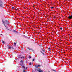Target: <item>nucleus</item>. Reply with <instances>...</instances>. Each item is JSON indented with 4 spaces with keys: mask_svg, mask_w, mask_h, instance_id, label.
Wrapping results in <instances>:
<instances>
[{
    "mask_svg": "<svg viewBox=\"0 0 72 72\" xmlns=\"http://www.w3.org/2000/svg\"><path fill=\"white\" fill-rule=\"evenodd\" d=\"M2 43L3 44H4L5 43V42H4V41L3 40H2Z\"/></svg>",
    "mask_w": 72,
    "mask_h": 72,
    "instance_id": "7",
    "label": "nucleus"
},
{
    "mask_svg": "<svg viewBox=\"0 0 72 72\" xmlns=\"http://www.w3.org/2000/svg\"><path fill=\"white\" fill-rule=\"evenodd\" d=\"M23 60H21L20 62V64L22 66V65H23Z\"/></svg>",
    "mask_w": 72,
    "mask_h": 72,
    "instance_id": "2",
    "label": "nucleus"
},
{
    "mask_svg": "<svg viewBox=\"0 0 72 72\" xmlns=\"http://www.w3.org/2000/svg\"><path fill=\"white\" fill-rule=\"evenodd\" d=\"M48 49H50V50H49V51H50V48H48Z\"/></svg>",
    "mask_w": 72,
    "mask_h": 72,
    "instance_id": "17",
    "label": "nucleus"
},
{
    "mask_svg": "<svg viewBox=\"0 0 72 72\" xmlns=\"http://www.w3.org/2000/svg\"><path fill=\"white\" fill-rule=\"evenodd\" d=\"M2 22H3V24H4V26H5V27H6V29H7V30H9V29H8L7 28H6V26H5V24H4V23H5V24H8V21H7L6 20H5L4 21H4H3V20H2Z\"/></svg>",
    "mask_w": 72,
    "mask_h": 72,
    "instance_id": "1",
    "label": "nucleus"
},
{
    "mask_svg": "<svg viewBox=\"0 0 72 72\" xmlns=\"http://www.w3.org/2000/svg\"><path fill=\"white\" fill-rule=\"evenodd\" d=\"M68 18L70 19H71V18H72V15L69 16L68 17Z\"/></svg>",
    "mask_w": 72,
    "mask_h": 72,
    "instance_id": "3",
    "label": "nucleus"
},
{
    "mask_svg": "<svg viewBox=\"0 0 72 72\" xmlns=\"http://www.w3.org/2000/svg\"><path fill=\"white\" fill-rule=\"evenodd\" d=\"M37 66H38V67H40V65H37Z\"/></svg>",
    "mask_w": 72,
    "mask_h": 72,
    "instance_id": "14",
    "label": "nucleus"
},
{
    "mask_svg": "<svg viewBox=\"0 0 72 72\" xmlns=\"http://www.w3.org/2000/svg\"><path fill=\"white\" fill-rule=\"evenodd\" d=\"M35 60V59L33 58V61H34Z\"/></svg>",
    "mask_w": 72,
    "mask_h": 72,
    "instance_id": "24",
    "label": "nucleus"
},
{
    "mask_svg": "<svg viewBox=\"0 0 72 72\" xmlns=\"http://www.w3.org/2000/svg\"><path fill=\"white\" fill-rule=\"evenodd\" d=\"M71 14H72V13H71Z\"/></svg>",
    "mask_w": 72,
    "mask_h": 72,
    "instance_id": "32",
    "label": "nucleus"
},
{
    "mask_svg": "<svg viewBox=\"0 0 72 72\" xmlns=\"http://www.w3.org/2000/svg\"><path fill=\"white\" fill-rule=\"evenodd\" d=\"M20 57H21V55H20Z\"/></svg>",
    "mask_w": 72,
    "mask_h": 72,
    "instance_id": "31",
    "label": "nucleus"
},
{
    "mask_svg": "<svg viewBox=\"0 0 72 72\" xmlns=\"http://www.w3.org/2000/svg\"><path fill=\"white\" fill-rule=\"evenodd\" d=\"M52 71H55H55L54 70H53V69H52L51 70Z\"/></svg>",
    "mask_w": 72,
    "mask_h": 72,
    "instance_id": "27",
    "label": "nucleus"
},
{
    "mask_svg": "<svg viewBox=\"0 0 72 72\" xmlns=\"http://www.w3.org/2000/svg\"><path fill=\"white\" fill-rule=\"evenodd\" d=\"M42 51H44H44H45L44 50L42 49Z\"/></svg>",
    "mask_w": 72,
    "mask_h": 72,
    "instance_id": "15",
    "label": "nucleus"
},
{
    "mask_svg": "<svg viewBox=\"0 0 72 72\" xmlns=\"http://www.w3.org/2000/svg\"><path fill=\"white\" fill-rule=\"evenodd\" d=\"M40 53H42V52L41 51H40Z\"/></svg>",
    "mask_w": 72,
    "mask_h": 72,
    "instance_id": "28",
    "label": "nucleus"
},
{
    "mask_svg": "<svg viewBox=\"0 0 72 72\" xmlns=\"http://www.w3.org/2000/svg\"><path fill=\"white\" fill-rule=\"evenodd\" d=\"M0 3H3L1 0H0Z\"/></svg>",
    "mask_w": 72,
    "mask_h": 72,
    "instance_id": "6",
    "label": "nucleus"
},
{
    "mask_svg": "<svg viewBox=\"0 0 72 72\" xmlns=\"http://www.w3.org/2000/svg\"><path fill=\"white\" fill-rule=\"evenodd\" d=\"M42 54H44V53H42Z\"/></svg>",
    "mask_w": 72,
    "mask_h": 72,
    "instance_id": "29",
    "label": "nucleus"
},
{
    "mask_svg": "<svg viewBox=\"0 0 72 72\" xmlns=\"http://www.w3.org/2000/svg\"><path fill=\"white\" fill-rule=\"evenodd\" d=\"M21 58H23V59H24V57H21Z\"/></svg>",
    "mask_w": 72,
    "mask_h": 72,
    "instance_id": "21",
    "label": "nucleus"
},
{
    "mask_svg": "<svg viewBox=\"0 0 72 72\" xmlns=\"http://www.w3.org/2000/svg\"><path fill=\"white\" fill-rule=\"evenodd\" d=\"M28 49H29V50H32V49H30L29 48H28Z\"/></svg>",
    "mask_w": 72,
    "mask_h": 72,
    "instance_id": "19",
    "label": "nucleus"
},
{
    "mask_svg": "<svg viewBox=\"0 0 72 72\" xmlns=\"http://www.w3.org/2000/svg\"><path fill=\"white\" fill-rule=\"evenodd\" d=\"M14 45H16V43L14 42Z\"/></svg>",
    "mask_w": 72,
    "mask_h": 72,
    "instance_id": "20",
    "label": "nucleus"
},
{
    "mask_svg": "<svg viewBox=\"0 0 72 72\" xmlns=\"http://www.w3.org/2000/svg\"><path fill=\"white\" fill-rule=\"evenodd\" d=\"M38 71L39 72H42V71H41V70L40 69Z\"/></svg>",
    "mask_w": 72,
    "mask_h": 72,
    "instance_id": "9",
    "label": "nucleus"
},
{
    "mask_svg": "<svg viewBox=\"0 0 72 72\" xmlns=\"http://www.w3.org/2000/svg\"><path fill=\"white\" fill-rule=\"evenodd\" d=\"M8 49H11V48H11V47H8Z\"/></svg>",
    "mask_w": 72,
    "mask_h": 72,
    "instance_id": "8",
    "label": "nucleus"
},
{
    "mask_svg": "<svg viewBox=\"0 0 72 72\" xmlns=\"http://www.w3.org/2000/svg\"><path fill=\"white\" fill-rule=\"evenodd\" d=\"M23 72H27L25 70H23Z\"/></svg>",
    "mask_w": 72,
    "mask_h": 72,
    "instance_id": "13",
    "label": "nucleus"
},
{
    "mask_svg": "<svg viewBox=\"0 0 72 72\" xmlns=\"http://www.w3.org/2000/svg\"><path fill=\"white\" fill-rule=\"evenodd\" d=\"M7 46H8V45H7Z\"/></svg>",
    "mask_w": 72,
    "mask_h": 72,
    "instance_id": "30",
    "label": "nucleus"
},
{
    "mask_svg": "<svg viewBox=\"0 0 72 72\" xmlns=\"http://www.w3.org/2000/svg\"><path fill=\"white\" fill-rule=\"evenodd\" d=\"M27 69V67L25 69Z\"/></svg>",
    "mask_w": 72,
    "mask_h": 72,
    "instance_id": "26",
    "label": "nucleus"
},
{
    "mask_svg": "<svg viewBox=\"0 0 72 72\" xmlns=\"http://www.w3.org/2000/svg\"><path fill=\"white\" fill-rule=\"evenodd\" d=\"M51 9H53L54 8V7H51Z\"/></svg>",
    "mask_w": 72,
    "mask_h": 72,
    "instance_id": "16",
    "label": "nucleus"
},
{
    "mask_svg": "<svg viewBox=\"0 0 72 72\" xmlns=\"http://www.w3.org/2000/svg\"><path fill=\"white\" fill-rule=\"evenodd\" d=\"M13 31H14V32H16V31H15V30H13Z\"/></svg>",
    "mask_w": 72,
    "mask_h": 72,
    "instance_id": "23",
    "label": "nucleus"
},
{
    "mask_svg": "<svg viewBox=\"0 0 72 72\" xmlns=\"http://www.w3.org/2000/svg\"><path fill=\"white\" fill-rule=\"evenodd\" d=\"M12 9H14V7H12Z\"/></svg>",
    "mask_w": 72,
    "mask_h": 72,
    "instance_id": "22",
    "label": "nucleus"
},
{
    "mask_svg": "<svg viewBox=\"0 0 72 72\" xmlns=\"http://www.w3.org/2000/svg\"><path fill=\"white\" fill-rule=\"evenodd\" d=\"M62 28H60V29H61V30H62Z\"/></svg>",
    "mask_w": 72,
    "mask_h": 72,
    "instance_id": "25",
    "label": "nucleus"
},
{
    "mask_svg": "<svg viewBox=\"0 0 72 72\" xmlns=\"http://www.w3.org/2000/svg\"><path fill=\"white\" fill-rule=\"evenodd\" d=\"M31 64H32V63L31 62L29 64L30 66H31Z\"/></svg>",
    "mask_w": 72,
    "mask_h": 72,
    "instance_id": "12",
    "label": "nucleus"
},
{
    "mask_svg": "<svg viewBox=\"0 0 72 72\" xmlns=\"http://www.w3.org/2000/svg\"><path fill=\"white\" fill-rule=\"evenodd\" d=\"M31 58V56H29V59H30V58Z\"/></svg>",
    "mask_w": 72,
    "mask_h": 72,
    "instance_id": "10",
    "label": "nucleus"
},
{
    "mask_svg": "<svg viewBox=\"0 0 72 72\" xmlns=\"http://www.w3.org/2000/svg\"><path fill=\"white\" fill-rule=\"evenodd\" d=\"M35 67L36 68H38V66L37 65H36L35 66Z\"/></svg>",
    "mask_w": 72,
    "mask_h": 72,
    "instance_id": "5",
    "label": "nucleus"
},
{
    "mask_svg": "<svg viewBox=\"0 0 72 72\" xmlns=\"http://www.w3.org/2000/svg\"><path fill=\"white\" fill-rule=\"evenodd\" d=\"M3 3H0V6L1 8L3 7Z\"/></svg>",
    "mask_w": 72,
    "mask_h": 72,
    "instance_id": "4",
    "label": "nucleus"
},
{
    "mask_svg": "<svg viewBox=\"0 0 72 72\" xmlns=\"http://www.w3.org/2000/svg\"><path fill=\"white\" fill-rule=\"evenodd\" d=\"M28 49H29V50H32V49H30L29 48H28Z\"/></svg>",
    "mask_w": 72,
    "mask_h": 72,
    "instance_id": "18",
    "label": "nucleus"
},
{
    "mask_svg": "<svg viewBox=\"0 0 72 72\" xmlns=\"http://www.w3.org/2000/svg\"><path fill=\"white\" fill-rule=\"evenodd\" d=\"M22 67H23L24 69H25V67H24V66H22Z\"/></svg>",
    "mask_w": 72,
    "mask_h": 72,
    "instance_id": "11",
    "label": "nucleus"
}]
</instances>
